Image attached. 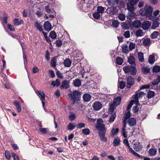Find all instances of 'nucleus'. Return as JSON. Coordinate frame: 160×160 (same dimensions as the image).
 <instances>
[{
	"mask_svg": "<svg viewBox=\"0 0 160 160\" xmlns=\"http://www.w3.org/2000/svg\"><path fill=\"white\" fill-rule=\"evenodd\" d=\"M142 25V23L140 20H136L134 21L132 23L133 26L136 28H138L140 27Z\"/></svg>",
	"mask_w": 160,
	"mask_h": 160,
	"instance_id": "4468645a",
	"label": "nucleus"
},
{
	"mask_svg": "<svg viewBox=\"0 0 160 160\" xmlns=\"http://www.w3.org/2000/svg\"><path fill=\"white\" fill-rule=\"evenodd\" d=\"M69 81L68 80H63L61 83L60 88L61 89H66L69 88Z\"/></svg>",
	"mask_w": 160,
	"mask_h": 160,
	"instance_id": "1a4fd4ad",
	"label": "nucleus"
},
{
	"mask_svg": "<svg viewBox=\"0 0 160 160\" xmlns=\"http://www.w3.org/2000/svg\"><path fill=\"white\" fill-rule=\"evenodd\" d=\"M134 100H132L128 103L127 107V111H129V109L131 108L132 106L134 103Z\"/></svg>",
	"mask_w": 160,
	"mask_h": 160,
	"instance_id": "5fc2aeb1",
	"label": "nucleus"
},
{
	"mask_svg": "<svg viewBox=\"0 0 160 160\" xmlns=\"http://www.w3.org/2000/svg\"><path fill=\"white\" fill-rule=\"evenodd\" d=\"M155 61V57L154 55H150L149 56L148 59V61L151 64H152Z\"/></svg>",
	"mask_w": 160,
	"mask_h": 160,
	"instance_id": "b1692460",
	"label": "nucleus"
},
{
	"mask_svg": "<svg viewBox=\"0 0 160 160\" xmlns=\"http://www.w3.org/2000/svg\"><path fill=\"white\" fill-rule=\"evenodd\" d=\"M119 131V129L118 128H117L116 129L114 128H112L111 130V134H110V136L112 137H113L115 135L117 134Z\"/></svg>",
	"mask_w": 160,
	"mask_h": 160,
	"instance_id": "c85d7f7f",
	"label": "nucleus"
},
{
	"mask_svg": "<svg viewBox=\"0 0 160 160\" xmlns=\"http://www.w3.org/2000/svg\"><path fill=\"white\" fill-rule=\"evenodd\" d=\"M40 131L43 134H46L47 132V129L46 128H40Z\"/></svg>",
	"mask_w": 160,
	"mask_h": 160,
	"instance_id": "0e129e2a",
	"label": "nucleus"
},
{
	"mask_svg": "<svg viewBox=\"0 0 160 160\" xmlns=\"http://www.w3.org/2000/svg\"><path fill=\"white\" fill-rule=\"evenodd\" d=\"M56 59L55 57H54L51 60V66L53 67H55L56 66Z\"/></svg>",
	"mask_w": 160,
	"mask_h": 160,
	"instance_id": "864d4df0",
	"label": "nucleus"
},
{
	"mask_svg": "<svg viewBox=\"0 0 160 160\" xmlns=\"http://www.w3.org/2000/svg\"><path fill=\"white\" fill-rule=\"evenodd\" d=\"M135 46V44L134 43L130 42L129 45V50L130 51H132L134 49Z\"/></svg>",
	"mask_w": 160,
	"mask_h": 160,
	"instance_id": "603ef678",
	"label": "nucleus"
},
{
	"mask_svg": "<svg viewBox=\"0 0 160 160\" xmlns=\"http://www.w3.org/2000/svg\"><path fill=\"white\" fill-rule=\"evenodd\" d=\"M154 95V92L151 91H149L147 94V97L148 99L151 98Z\"/></svg>",
	"mask_w": 160,
	"mask_h": 160,
	"instance_id": "37998d69",
	"label": "nucleus"
},
{
	"mask_svg": "<svg viewBox=\"0 0 160 160\" xmlns=\"http://www.w3.org/2000/svg\"><path fill=\"white\" fill-rule=\"evenodd\" d=\"M157 152V150L154 148L150 149L149 151V153L151 156H155Z\"/></svg>",
	"mask_w": 160,
	"mask_h": 160,
	"instance_id": "c756f323",
	"label": "nucleus"
},
{
	"mask_svg": "<svg viewBox=\"0 0 160 160\" xmlns=\"http://www.w3.org/2000/svg\"><path fill=\"white\" fill-rule=\"evenodd\" d=\"M105 10V8L102 6H98L97 7V11L102 15Z\"/></svg>",
	"mask_w": 160,
	"mask_h": 160,
	"instance_id": "473e14b6",
	"label": "nucleus"
},
{
	"mask_svg": "<svg viewBox=\"0 0 160 160\" xmlns=\"http://www.w3.org/2000/svg\"><path fill=\"white\" fill-rule=\"evenodd\" d=\"M49 73L50 74V78H53L55 77V74L54 72L52 70H49Z\"/></svg>",
	"mask_w": 160,
	"mask_h": 160,
	"instance_id": "338daca9",
	"label": "nucleus"
},
{
	"mask_svg": "<svg viewBox=\"0 0 160 160\" xmlns=\"http://www.w3.org/2000/svg\"><path fill=\"white\" fill-rule=\"evenodd\" d=\"M118 9L116 6H112L108 9L109 14L112 15H115L118 12Z\"/></svg>",
	"mask_w": 160,
	"mask_h": 160,
	"instance_id": "6e6552de",
	"label": "nucleus"
},
{
	"mask_svg": "<svg viewBox=\"0 0 160 160\" xmlns=\"http://www.w3.org/2000/svg\"><path fill=\"white\" fill-rule=\"evenodd\" d=\"M82 133L85 135H88L90 133V130L88 128H86L82 130Z\"/></svg>",
	"mask_w": 160,
	"mask_h": 160,
	"instance_id": "4d7b16f0",
	"label": "nucleus"
},
{
	"mask_svg": "<svg viewBox=\"0 0 160 160\" xmlns=\"http://www.w3.org/2000/svg\"><path fill=\"white\" fill-rule=\"evenodd\" d=\"M75 127L76 125L75 123L70 122L67 127V129L69 131H72L75 128Z\"/></svg>",
	"mask_w": 160,
	"mask_h": 160,
	"instance_id": "393cba45",
	"label": "nucleus"
},
{
	"mask_svg": "<svg viewBox=\"0 0 160 160\" xmlns=\"http://www.w3.org/2000/svg\"><path fill=\"white\" fill-rule=\"evenodd\" d=\"M122 52L125 53H127L129 52V50L128 48V46L126 44H123L122 47Z\"/></svg>",
	"mask_w": 160,
	"mask_h": 160,
	"instance_id": "5701e85b",
	"label": "nucleus"
},
{
	"mask_svg": "<svg viewBox=\"0 0 160 160\" xmlns=\"http://www.w3.org/2000/svg\"><path fill=\"white\" fill-rule=\"evenodd\" d=\"M119 87L121 89H123L125 86V83L123 81H122L119 82Z\"/></svg>",
	"mask_w": 160,
	"mask_h": 160,
	"instance_id": "680f3d73",
	"label": "nucleus"
},
{
	"mask_svg": "<svg viewBox=\"0 0 160 160\" xmlns=\"http://www.w3.org/2000/svg\"><path fill=\"white\" fill-rule=\"evenodd\" d=\"M123 70L125 73H127L130 72L131 75H135L137 72L135 66H126L123 67Z\"/></svg>",
	"mask_w": 160,
	"mask_h": 160,
	"instance_id": "20e7f679",
	"label": "nucleus"
},
{
	"mask_svg": "<svg viewBox=\"0 0 160 160\" xmlns=\"http://www.w3.org/2000/svg\"><path fill=\"white\" fill-rule=\"evenodd\" d=\"M159 25V23L158 21H154L152 24L151 26V28L152 29H155L156 28L158 27Z\"/></svg>",
	"mask_w": 160,
	"mask_h": 160,
	"instance_id": "7c9ffc66",
	"label": "nucleus"
},
{
	"mask_svg": "<svg viewBox=\"0 0 160 160\" xmlns=\"http://www.w3.org/2000/svg\"><path fill=\"white\" fill-rule=\"evenodd\" d=\"M126 80L127 87L128 88H129L134 83V79L132 76H129L127 78Z\"/></svg>",
	"mask_w": 160,
	"mask_h": 160,
	"instance_id": "423d86ee",
	"label": "nucleus"
},
{
	"mask_svg": "<svg viewBox=\"0 0 160 160\" xmlns=\"http://www.w3.org/2000/svg\"><path fill=\"white\" fill-rule=\"evenodd\" d=\"M151 87V88L153 89L152 87V85L151 84L149 85V84H146L144 85L143 86H142L140 88V89H144V88H149Z\"/></svg>",
	"mask_w": 160,
	"mask_h": 160,
	"instance_id": "052dcab7",
	"label": "nucleus"
},
{
	"mask_svg": "<svg viewBox=\"0 0 160 160\" xmlns=\"http://www.w3.org/2000/svg\"><path fill=\"white\" fill-rule=\"evenodd\" d=\"M103 120L101 118L98 119L95 124L96 130L98 131V134L101 141L106 142L107 141V138L105 137L106 132V128L105 125L103 123Z\"/></svg>",
	"mask_w": 160,
	"mask_h": 160,
	"instance_id": "f257e3e1",
	"label": "nucleus"
},
{
	"mask_svg": "<svg viewBox=\"0 0 160 160\" xmlns=\"http://www.w3.org/2000/svg\"><path fill=\"white\" fill-rule=\"evenodd\" d=\"M49 36L51 38L53 39H55L57 38L56 34L54 31H52L50 32Z\"/></svg>",
	"mask_w": 160,
	"mask_h": 160,
	"instance_id": "4c0bfd02",
	"label": "nucleus"
},
{
	"mask_svg": "<svg viewBox=\"0 0 160 160\" xmlns=\"http://www.w3.org/2000/svg\"><path fill=\"white\" fill-rule=\"evenodd\" d=\"M44 27L45 30L48 32L50 31L52 28L51 24L49 21H47L45 22Z\"/></svg>",
	"mask_w": 160,
	"mask_h": 160,
	"instance_id": "9b49d317",
	"label": "nucleus"
},
{
	"mask_svg": "<svg viewBox=\"0 0 160 160\" xmlns=\"http://www.w3.org/2000/svg\"><path fill=\"white\" fill-rule=\"evenodd\" d=\"M101 15V14H99L97 11L94 12L93 14V16L94 18L96 19L99 18Z\"/></svg>",
	"mask_w": 160,
	"mask_h": 160,
	"instance_id": "6e6d98bb",
	"label": "nucleus"
},
{
	"mask_svg": "<svg viewBox=\"0 0 160 160\" xmlns=\"http://www.w3.org/2000/svg\"><path fill=\"white\" fill-rule=\"evenodd\" d=\"M13 104L16 107L18 112H21L22 109L20 102L18 101H15L14 102Z\"/></svg>",
	"mask_w": 160,
	"mask_h": 160,
	"instance_id": "ddd939ff",
	"label": "nucleus"
},
{
	"mask_svg": "<svg viewBox=\"0 0 160 160\" xmlns=\"http://www.w3.org/2000/svg\"><path fill=\"white\" fill-rule=\"evenodd\" d=\"M68 96L71 99L73 105L76 102V100L80 101V93L78 90L74 91L73 92V94L71 93L68 94Z\"/></svg>",
	"mask_w": 160,
	"mask_h": 160,
	"instance_id": "7ed1b4c3",
	"label": "nucleus"
},
{
	"mask_svg": "<svg viewBox=\"0 0 160 160\" xmlns=\"http://www.w3.org/2000/svg\"><path fill=\"white\" fill-rule=\"evenodd\" d=\"M152 70L153 72H158L160 71V67L158 66H156L153 68Z\"/></svg>",
	"mask_w": 160,
	"mask_h": 160,
	"instance_id": "de8ad7c7",
	"label": "nucleus"
},
{
	"mask_svg": "<svg viewBox=\"0 0 160 160\" xmlns=\"http://www.w3.org/2000/svg\"><path fill=\"white\" fill-rule=\"evenodd\" d=\"M128 123L130 127H133L136 124V120L134 118H130L128 120Z\"/></svg>",
	"mask_w": 160,
	"mask_h": 160,
	"instance_id": "f8f14e48",
	"label": "nucleus"
},
{
	"mask_svg": "<svg viewBox=\"0 0 160 160\" xmlns=\"http://www.w3.org/2000/svg\"><path fill=\"white\" fill-rule=\"evenodd\" d=\"M135 5L130 2L127 3V8L128 11H134L135 10V8L134 6Z\"/></svg>",
	"mask_w": 160,
	"mask_h": 160,
	"instance_id": "6ab92c4d",
	"label": "nucleus"
},
{
	"mask_svg": "<svg viewBox=\"0 0 160 160\" xmlns=\"http://www.w3.org/2000/svg\"><path fill=\"white\" fill-rule=\"evenodd\" d=\"M142 147L140 145H139L138 144H134L133 148L137 152H138L142 149Z\"/></svg>",
	"mask_w": 160,
	"mask_h": 160,
	"instance_id": "2f4dec72",
	"label": "nucleus"
},
{
	"mask_svg": "<svg viewBox=\"0 0 160 160\" xmlns=\"http://www.w3.org/2000/svg\"><path fill=\"white\" fill-rule=\"evenodd\" d=\"M127 147H128L130 152H131L134 155L137 157L139 158H141L142 159V158L143 157V156H141V155H139L137 153L135 152L134 150H133L132 148L130 147L129 145V146H128Z\"/></svg>",
	"mask_w": 160,
	"mask_h": 160,
	"instance_id": "2eb2a0df",
	"label": "nucleus"
},
{
	"mask_svg": "<svg viewBox=\"0 0 160 160\" xmlns=\"http://www.w3.org/2000/svg\"><path fill=\"white\" fill-rule=\"evenodd\" d=\"M121 100L120 97H117L113 101V103L115 106L118 105L121 102Z\"/></svg>",
	"mask_w": 160,
	"mask_h": 160,
	"instance_id": "f3484780",
	"label": "nucleus"
},
{
	"mask_svg": "<svg viewBox=\"0 0 160 160\" xmlns=\"http://www.w3.org/2000/svg\"><path fill=\"white\" fill-rule=\"evenodd\" d=\"M125 16L122 13H120L118 14V18L119 19L122 21H123L125 20Z\"/></svg>",
	"mask_w": 160,
	"mask_h": 160,
	"instance_id": "8fccbe9b",
	"label": "nucleus"
},
{
	"mask_svg": "<svg viewBox=\"0 0 160 160\" xmlns=\"http://www.w3.org/2000/svg\"><path fill=\"white\" fill-rule=\"evenodd\" d=\"M153 8L149 5L146 4L144 7V9H141L139 12V13L142 16H146L149 18V20L153 21L154 17L152 15Z\"/></svg>",
	"mask_w": 160,
	"mask_h": 160,
	"instance_id": "f03ea898",
	"label": "nucleus"
},
{
	"mask_svg": "<svg viewBox=\"0 0 160 160\" xmlns=\"http://www.w3.org/2000/svg\"><path fill=\"white\" fill-rule=\"evenodd\" d=\"M124 36L126 38L130 37V32L129 31H127L125 32L123 34Z\"/></svg>",
	"mask_w": 160,
	"mask_h": 160,
	"instance_id": "e2e57ef3",
	"label": "nucleus"
},
{
	"mask_svg": "<svg viewBox=\"0 0 160 160\" xmlns=\"http://www.w3.org/2000/svg\"><path fill=\"white\" fill-rule=\"evenodd\" d=\"M35 26L37 30L40 31H42V30L43 29L42 26L37 21L35 22Z\"/></svg>",
	"mask_w": 160,
	"mask_h": 160,
	"instance_id": "72a5a7b5",
	"label": "nucleus"
},
{
	"mask_svg": "<svg viewBox=\"0 0 160 160\" xmlns=\"http://www.w3.org/2000/svg\"><path fill=\"white\" fill-rule=\"evenodd\" d=\"M37 95L39 97L40 100L42 101V107L44 110H45L44 108V106L45 105V102L44 100H45V95L44 93L41 90L37 91L36 92Z\"/></svg>",
	"mask_w": 160,
	"mask_h": 160,
	"instance_id": "39448f33",
	"label": "nucleus"
},
{
	"mask_svg": "<svg viewBox=\"0 0 160 160\" xmlns=\"http://www.w3.org/2000/svg\"><path fill=\"white\" fill-rule=\"evenodd\" d=\"M129 12L128 13V18L129 19H131L132 18H134L135 14L133 12L134 11H129Z\"/></svg>",
	"mask_w": 160,
	"mask_h": 160,
	"instance_id": "e433bc0d",
	"label": "nucleus"
},
{
	"mask_svg": "<svg viewBox=\"0 0 160 160\" xmlns=\"http://www.w3.org/2000/svg\"><path fill=\"white\" fill-rule=\"evenodd\" d=\"M102 107V104L99 101L95 102L92 104V107L94 110L95 111L99 110Z\"/></svg>",
	"mask_w": 160,
	"mask_h": 160,
	"instance_id": "0eeeda50",
	"label": "nucleus"
},
{
	"mask_svg": "<svg viewBox=\"0 0 160 160\" xmlns=\"http://www.w3.org/2000/svg\"><path fill=\"white\" fill-rule=\"evenodd\" d=\"M160 82V76H158L156 79H154L152 82V85H157Z\"/></svg>",
	"mask_w": 160,
	"mask_h": 160,
	"instance_id": "58836bf2",
	"label": "nucleus"
},
{
	"mask_svg": "<svg viewBox=\"0 0 160 160\" xmlns=\"http://www.w3.org/2000/svg\"><path fill=\"white\" fill-rule=\"evenodd\" d=\"M63 64L65 67H69L71 65V62L70 59L67 58L64 61Z\"/></svg>",
	"mask_w": 160,
	"mask_h": 160,
	"instance_id": "412c9836",
	"label": "nucleus"
},
{
	"mask_svg": "<svg viewBox=\"0 0 160 160\" xmlns=\"http://www.w3.org/2000/svg\"><path fill=\"white\" fill-rule=\"evenodd\" d=\"M116 114L115 113L110 117L109 120V122L110 123L113 122L116 118Z\"/></svg>",
	"mask_w": 160,
	"mask_h": 160,
	"instance_id": "49530a36",
	"label": "nucleus"
},
{
	"mask_svg": "<svg viewBox=\"0 0 160 160\" xmlns=\"http://www.w3.org/2000/svg\"><path fill=\"white\" fill-rule=\"evenodd\" d=\"M116 61L118 64L121 65L123 62V60L121 58L118 57L116 59Z\"/></svg>",
	"mask_w": 160,
	"mask_h": 160,
	"instance_id": "a19ab883",
	"label": "nucleus"
},
{
	"mask_svg": "<svg viewBox=\"0 0 160 160\" xmlns=\"http://www.w3.org/2000/svg\"><path fill=\"white\" fill-rule=\"evenodd\" d=\"M51 84L54 87L55 86L58 87L59 86L60 84V81L59 79H57L55 81H52Z\"/></svg>",
	"mask_w": 160,
	"mask_h": 160,
	"instance_id": "cd10ccee",
	"label": "nucleus"
},
{
	"mask_svg": "<svg viewBox=\"0 0 160 160\" xmlns=\"http://www.w3.org/2000/svg\"><path fill=\"white\" fill-rule=\"evenodd\" d=\"M83 98L85 102H89L91 99V96L89 94H85L83 95Z\"/></svg>",
	"mask_w": 160,
	"mask_h": 160,
	"instance_id": "aec40b11",
	"label": "nucleus"
},
{
	"mask_svg": "<svg viewBox=\"0 0 160 160\" xmlns=\"http://www.w3.org/2000/svg\"><path fill=\"white\" fill-rule=\"evenodd\" d=\"M130 117V113L129 111H127L124 114V121H126Z\"/></svg>",
	"mask_w": 160,
	"mask_h": 160,
	"instance_id": "ea45409f",
	"label": "nucleus"
},
{
	"mask_svg": "<svg viewBox=\"0 0 160 160\" xmlns=\"http://www.w3.org/2000/svg\"><path fill=\"white\" fill-rule=\"evenodd\" d=\"M85 126V124L84 123H79L76 126L77 128L81 129L84 128Z\"/></svg>",
	"mask_w": 160,
	"mask_h": 160,
	"instance_id": "a18cd8bd",
	"label": "nucleus"
},
{
	"mask_svg": "<svg viewBox=\"0 0 160 160\" xmlns=\"http://www.w3.org/2000/svg\"><path fill=\"white\" fill-rule=\"evenodd\" d=\"M92 6V4L90 3H88L86 5V7L84 9V11L85 12H87L90 11L91 10V7Z\"/></svg>",
	"mask_w": 160,
	"mask_h": 160,
	"instance_id": "f704fd0d",
	"label": "nucleus"
},
{
	"mask_svg": "<svg viewBox=\"0 0 160 160\" xmlns=\"http://www.w3.org/2000/svg\"><path fill=\"white\" fill-rule=\"evenodd\" d=\"M69 118L70 120L72 121L75 118V114L73 112H71L70 113V115H69Z\"/></svg>",
	"mask_w": 160,
	"mask_h": 160,
	"instance_id": "13d9d810",
	"label": "nucleus"
},
{
	"mask_svg": "<svg viewBox=\"0 0 160 160\" xmlns=\"http://www.w3.org/2000/svg\"><path fill=\"white\" fill-rule=\"evenodd\" d=\"M56 75L57 76V77H58L59 78H63V76L62 75V73H61L60 71H58L56 72Z\"/></svg>",
	"mask_w": 160,
	"mask_h": 160,
	"instance_id": "774afa93",
	"label": "nucleus"
},
{
	"mask_svg": "<svg viewBox=\"0 0 160 160\" xmlns=\"http://www.w3.org/2000/svg\"><path fill=\"white\" fill-rule=\"evenodd\" d=\"M135 35L137 37H142L144 35L143 32L141 29H138L135 32Z\"/></svg>",
	"mask_w": 160,
	"mask_h": 160,
	"instance_id": "bb28decb",
	"label": "nucleus"
},
{
	"mask_svg": "<svg viewBox=\"0 0 160 160\" xmlns=\"http://www.w3.org/2000/svg\"><path fill=\"white\" fill-rule=\"evenodd\" d=\"M150 39L149 38H145L143 40L142 42V43L144 46H147L150 43Z\"/></svg>",
	"mask_w": 160,
	"mask_h": 160,
	"instance_id": "c9c22d12",
	"label": "nucleus"
},
{
	"mask_svg": "<svg viewBox=\"0 0 160 160\" xmlns=\"http://www.w3.org/2000/svg\"><path fill=\"white\" fill-rule=\"evenodd\" d=\"M55 43L56 44L57 47H60L62 45V41L60 39H58L56 40Z\"/></svg>",
	"mask_w": 160,
	"mask_h": 160,
	"instance_id": "c03bdc74",
	"label": "nucleus"
},
{
	"mask_svg": "<svg viewBox=\"0 0 160 160\" xmlns=\"http://www.w3.org/2000/svg\"><path fill=\"white\" fill-rule=\"evenodd\" d=\"M150 71L149 69L147 67L143 68H142V72L144 74L148 73Z\"/></svg>",
	"mask_w": 160,
	"mask_h": 160,
	"instance_id": "3c124183",
	"label": "nucleus"
},
{
	"mask_svg": "<svg viewBox=\"0 0 160 160\" xmlns=\"http://www.w3.org/2000/svg\"><path fill=\"white\" fill-rule=\"evenodd\" d=\"M12 157L13 158L14 160H19L18 156L14 153H12Z\"/></svg>",
	"mask_w": 160,
	"mask_h": 160,
	"instance_id": "69168bd1",
	"label": "nucleus"
},
{
	"mask_svg": "<svg viewBox=\"0 0 160 160\" xmlns=\"http://www.w3.org/2000/svg\"><path fill=\"white\" fill-rule=\"evenodd\" d=\"M138 55L139 60L142 62H143L144 61L143 53L142 52H139Z\"/></svg>",
	"mask_w": 160,
	"mask_h": 160,
	"instance_id": "a878e982",
	"label": "nucleus"
},
{
	"mask_svg": "<svg viewBox=\"0 0 160 160\" xmlns=\"http://www.w3.org/2000/svg\"><path fill=\"white\" fill-rule=\"evenodd\" d=\"M151 25V22L148 21H145L143 22L142 25V28L143 30H147Z\"/></svg>",
	"mask_w": 160,
	"mask_h": 160,
	"instance_id": "9d476101",
	"label": "nucleus"
},
{
	"mask_svg": "<svg viewBox=\"0 0 160 160\" xmlns=\"http://www.w3.org/2000/svg\"><path fill=\"white\" fill-rule=\"evenodd\" d=\"M119 24V22L117 20H114L112 22L113 26L116 28L118 27Z\"/></svg>",
	"mask_w": 160,
	"mask_h": 160,
	"instance_id": "09e8293b",
	"label": "nucleus"
},
{
	"mask_svg": "<svg viewBox=\"0 0 160 160\" xmlns=\"http://www.w3.org/2000/svg\"><path fill=\"white\" fill-rule=\"evenodd\" d=\"M128 62H129L130 64H133L134 66H135V58L133 56H130L128 59Z\"/></svg>",
	"mask_w": 160,
	"mask_h": 160,
	"instance_id": "4be33fe9",
	"label": "nucleus"
},
{
	"mask_svg": "<svg viewBox=\"0 0 160 160\" xmlns=\"http://www.w3.org/2000/svg\"><path fill=\"white\" fill-rule=\"evenodd\" d=\"M159 35V33L157 31L154 32L151 35V38L152 39H155L157 38Z\"/></svg>",
	"mask_w": 160,
	"mask_h": 160,
	"instance_id": "79ce46f5",
	"label": "nucleus"
},
{
	"mask_svg": "<svg viewBox=\"0 0 160 160\" xmlns=\"http://www.w3.org/2000/svg\"><path fill=\"white\" fill-rule=\"evenodd\" d=\"M73 84L74 86L78 87L81 85V81L78 78H77L73 81Z\"/></svg>",
	"mask_w": 160,
	"mask_h": 160,
	"instance_id": "a211bd4d",
	"label": "nucleus"
},
{
	"mask_svg": "<svg viewBox=\"0 0 160 160\" xmlns=\"http://www.w3.org/2000/svg\"><path fill=\"white\" fill-rule=\"evenodd\" d=\"M5 154L7 159L9 160L11 158V155L9 151H5Z\"/></svg>",
	"mask_w": 160,
	"mask_h": 160,
	"instance_id": "bf43d9fd",
	"label": "nucleus"
},
{
	"mask_svg": "<svg viewBox=\"0 0 160 160\" xmlns=\"http://www.w3.org/2000/svg\"><path fill=\"white\" fill-rule=\"evenodd\" d=\"M120 142V140L118 137H115L114 138L112 144L114 146H117L119 144Z\"/></svg>",
	"mask_w": 160,
	"mask_h": 160,
	"instance_id": "dca6fc26",
	"label": "nucleus"
}]
</instances>
